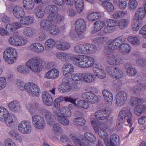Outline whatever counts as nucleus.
<instances>
[{"label":"nucleus","instance_id":"774afa93","mask_svg":"<svg viewBox=\"0 0 146 146\" xmlns=\"http://www.w3.org/2000/svg\"><path fill=\"white\" fill-rule=\"evenodd\" d=\"M33 19H21V23L23 25H28L33 23Z\"/></svg>","mask_w":146,"mask_h":146},{"label":"nucleus","instance_id":"c756f323","mask_svg":"<svg viewBox=\"0 0 146 146\" xmlns=\"http://www.w3.org/2000/svg\"><path fill=\"white\" fill-rule=\"evenodd\" d=\"M143 7H141L137 9L134 15L136 18H143L146 17V2L143 5Z\"/></svg>","mask_w":146,"mask_h":146},{"label":"nucleus","instance_id":"dca6fc26","mask_svg":"<svg viewBox=\"0 0 146 146\" xmlns=\"http://www.w3.org/2000/svg\"><path fill=\"white\" fill-rule=\"evenodd\" d=\"M45 10L47 13H49L48 18H60L64 17L57 13L58 9V7L54 4L49 5L46 7Z\"/></svg>","mask_w":146,"mask_h":146},{"label":"nucleus","instance_id":"f3484780","mask_svg":"<svg viewBox=\"0 0 146 146\" xmlns=\"http://www.w3.org/2000/svg\"><path fill=\"white\" fill-rule=\"evenodd\" d=\"M32 124L36 129H41L44 128L46 125V123L43 117L38 115H33L32 117Z\"/></svg>","mask_w":146,"mask_h":146},{"label":"nucleus","instance_id":"ddd939ff","mask_svg":"<svg viewBox=\"0 0 146 146\" xmlns=\"http://www.w3.org/2000/svg\"><path fill=\"white\" fill-rule=\"evenodd\" d=\"M58 88L61 93H64L71 91H75L78 90L79 88L76 85L72 86L70 84L68 79L65 77L63 79L62 84L58 86Z\"/></svg>","mask_w":146,"mask_h":146},{"label":"nucleus","instance_id":"5701e85b","mask_svg":"<svg viewBox=\"0 0 146 146\" xmlns=\"http://www.w3.org/2000/svg\"><path fill=\"white\" fill-rule=\"evenodd\" d=\"M70 43L64 40H58L56 42V48L60 50L66 51L70 49Z\"/></svg>","mask_w":146,"mask_h":146},{"label":"nucleus","instance_id":"412c9836","mask_svg":"<svg viewBox=\"0 0 146 146\" xmlns=\"http://www.w3.org/2000/svg\"><path fill=\"white\" fill-rule=\"evenodd\" d=\"M115 105L118 107H121L125 103L127 100V95L124 92H120L116 96Z\"/></svg>","mask_w":146,"mask_h":146},{"label":"nucleus","instance_id":"393cba45","mask_svg":"<svg viewBox=\"0 0 146 146\" xmlns=\"http://www.w3.org/2000/svg\"><path fill=\"white\" fill-rule=\"evenodd\" d=\"M102 92L105 100L106 104L108 106H111L112 104L113 100V96L112 93L106 89L103 90Z\"/></svg>","mask_w":146,"mask_h":146},{"label":"nucleus","instance_id":"6e6552de","mask_svg":"<svg viewBox=\"0 0 146 146\" xmlns=\"http://www.w3.org/2000/svg\"><path fill=\"white\" fill-rule=\"evenodd\" d=\"M0 120L10 127L15 126L18 121L15 115L9 113L7 110L2 106H0Z\"/></svg>","mask_w":146,"mask_h":146},{"label":"nucleus","instance_id":"0e129e2a","mask_svg":"<svg viewBox=\"0 0 146 146\" xmlns=\"http://www.w3.org/2000/svg\"><path fill=\"white\" fill-rule=\"evenodd\" d=\"M7 85L6 78L4 77H0V90L4 89Z\"/></svg>","mask_w":146,"mask_h":146},{"label":"nucleus","instance_id":"4d7b16f0","mask_svg":"<svg viewBox=\"0 0 146 146\" xmlns=\"http://www.w3.org/2000/svg\"><path fill=\"white\" fill-rule=\"evenodd\" d=\"M142 100L140 98L135 97H132L130 100V102L134 106H139V104L142 102Z\"/></svg>","mask_w":146,"mask_h":146},{"label":"nucleus","instance_id":"20e7f679","mask_svg":"<svg viewBox=\"0 0 146 146\" xmlns=\"http://www.w3.org/2000/svg\"><path fill=\"white\" fill-rule=\"evenodd\" d=\"M101 131L98 132L99 137L103 139L106 146H119L120 143V141L119 136L116 134H113L109 139L108 133L105 130L108 129L106 125L102 124L99 125Z\"/></svg>","mask_w":146,"mask_h":146},{"label":"nucleus","instance_id":"c9c22d12","mask_svg":"<svg viewBox=\"0 0 146 146\" xmlns=\"http://www.w3.org/2000/svg\"><path fill=\"white\" fill-rule=\"evenodd\" d=\"M35 12L36 15L39 18L44 17L45 13H46L43 6L41 5H38L35 8Z\"/></svg>","mask_w":146,"mask_h":146},{"label":"nucleus","instance_id":"864d4df0","mask_svg":"<svg viewBox=\"0 0 146 146\" xmlns=\"http://www.w3.org/2000/svg\"><path fill=\"white\" fill-rule=\"evenodd\" d=\"M84 137L89 141L94 143L96 141V138L94 134L86 132L84 134Z\"/></svg>","mask_w":146,"mask_h":146},{"label":"nucleus","instance_id":"423d86ee","mask_svg":"<svg viewBox=\"0 0 146 146\" xmlns=\"http://www.w3.org/2000/svg\"><path fill=\"white\" fill-rule=\"evenodd\" d=\"M110 112L109 108H106L104 109L99 110L95 113V115H91L90 118V122L92 125L96 133H98L101 131L99 125L104 124V123H98L97 119L101 120L104 119L108 117Z\"/></svg>","mask_w":146,"mask_h":146},{"label":"nucleus","instance_id":"1a4fd4ad","mask_svg":"<svg viewBox=\"0 0 146 146\" xmlns=\"http://www.w3.org/2000/svg\"><path fill=\"white\" fill-rule=\"evenodd\" d=\"M61 141L65 146H90L86 142L77 138L74 134H70L69 137L62 135L60 137Z\"/></svg>","mask_w":146,"mask_h":146},{"label":"nucleus","instance_id":"4468645a","mask_svg":"<svg viewBox=\"0 0 146 146\" xmlns=\"http://www.w3.org/2000/svg\"><path fill=\"white\" fill-rule=\"evenodd\" d=\"M28 40L22 36L15 35L11 36L8 42L11 44L16 46H23L27 44Z\"/></svg>","mask_w":146,"mask_h":146},{"label":"nucleus","instance_id":"69168bd1","mask_svg":"<svg viewBox=\"0 0 146 146\" xmlns=\"http://www.w3.org/2000/svg\"><path fill=\"white\" fill-rule=\"evenodd\" d=\"M5 146H15V144L14 141L11 139L7 138L4 141Z\"/></svg>","mask_w":146,"mask_h":146},{"label":"nucleus","instance_id":"a19ab883","mask_svg":"<svg viewBox=\"0 0 146 146\" xmlns=\"http://www.w3.org/2000/svg\"><path fill=\"white\" fill-rule=\"evenodd\" d=\"M56 45V42L52 38H49L44 43V47L46 50L49 51L52 49Z\"/></svg>","mask_w":146,"mask_h":146},{"label":"nucleus","instance_id":"473e14b6","mask_svg":"<svg viewBox=\"0 0 146 146\" xmlns=\"http://www.w3.org/2000/svg\"><path fill=\"white\" fill-rule=\"evenodd\" d=\"M42 99L44 103L46 105L51 106L53 104V100L51 95L47 91L42 93Z\"/></svg>","mask_w":146,"mask_h":146},{"label":"nucleus","instance_id":"4c0bfd02","mask_svg":"<svg viewBox=\"0 0 146 146\" xmlns=\"http://www.w3.org/2000/svg\"><path fill=\"white\" fill-rule=\"evenodd\" d=\"M9 108L12 111L17 112L21 108L20 103L16 100H14L10 102L8 105Z\"/></svg>","mask_w":146,"mask_h":146},{"label":"nucleus","instance_id":"052dcab7","mask_svg":"<svg viewBox=\"0 0 146 146\" xmlns=\"http://www.w3.org/2000/svg\"><path fill=\"white\" fill-rule=\"evenodd\" d=\"M77 104L78 107L84 109H87L89 107L88 104L84 100H79Z\"/></svg>","mask_w":146,"mask_h":146},{"label":"nucleus","instance_id":"49530a36","mask_svg":"<svg viewBox=\"0 0 146 146\" xmlns=\"http://www.w3.org/2000/svg\"><path fill=\"white\" fill-rule=\"evenodd\" d=\"M94 31H92L93 33H95L96 32L100 31L105 25V22L103 21H98L94 23Z\"/></svg>","mask_w":146,"mask_h":146},{"label":"nucleus","instance_id":"c85d7f7f","mask_svg":"<svg viewBox=\"0 0 146 146\" xmlns=\"http://www.w3.org/2000/svg\"><path fill=\"white\" fill-rule=\"evenodd\" d=\"M13 13L14 16L17 18H23L25 15L24 9L20 6L15 7L13 8Z\"/></svg>","mask_w":146,"mask_h":146},{"label":"nucleus","instance_id":"9b49d317","mask_svg":"<svg viewBox=\"0 0 146 146\" xmlns=\"http://www.w3.org/2000/svg\"><path fill=\"white\" fill-rule=\"evenodd\" d=\"M97 50L95 45L91 44H81L75 46L73 50L74 52L82 54H90L94 53Z\"/></svg>","mask_w":146,"mask_h":146},{"label":"nucleus","instance_id":"58836bf2","mask_svg":"<svg viewBox=\"0 0 146 146\" xmlns=\"http://www.w3.org/2000/svg\"><path fill=\"white\" fill-rule=\"evenodd\" d=\"M23 7L27 10L33 9L35 5V4L33 0H23Z\"/></svg>","mask_w":146,"mask_h":146},{"label":"nucleus","instance_id":"39448f33","mask_svg":"<svg viewBox=\"0 0 146 146\" xmlns=\"http://www.w3.org/2000/svg\"><path fill=\"white\" fill-rule=\"evenodd\" d=\"M61 19H44L40 24V27L52 35H58L60 33L58 28L55 25L60 22Z\"/></svg>","mask_w":146,"mask_h":146},{"label":"nucleus","instance_id":"4be33fe9","mask_svg":"<svg viewBox=\"0 0 146 146\" xmlns=\"http://www.w3.org/2000/svg\"><path fill=\"white\" fill-rule=\"evenodd\" d=\"M83 73L74 74L72 75L71 78H66L70 84L72 86L73 85H76V84H80L83 81Z\"/></svg>","mask_w":146,"mask_h":146},{"label":"nucleus","instance_id":"338daca9","mask_svg":"<svg viewBox=\"0 0 146 146\" xmlns=\"http://www.w3.org/2000/svg\"><path fill=\"white\" fill-rule=\"evenodd\" d=\"M144 85L141 84H139L138 86L135 87L133 88V91L135 93L139 92L141 90L144 88Z\"/></svg>","mask_w":146,"mask_h":146},{"label":"nucleus","instance_id":"f704fd0d","mask_svg":"<svg viewBox=\"0 0 146 146\" xmlns=\"http://www.w3.org/2000/svg\"><path fill=\"white\" fill-rule=\"evenodd\" d=\"M53 113H57L58 114L64 115L67 117H70L72 115L70 110L67 106L63 107L59 110L54 111Z\"/></svg>","mask_w":146,"mask_h":146},{"label":"nucleus","instance_id":"de8ad7c7","mask_svg":"<svg viewBox=\"0 0 146 146\" xmlns=\"http://www.w3.org/2000/svg\"><path fill=\"white\" fill-rule=\"evenodd\" d=\"M104 17V14L103 12H94L89 13L87 18H101Z\"/></svg>","mask_w":146,"mask_h":146},{"label":"nucleus","instance_id":"5fc2aeb1","mask_svg":"<svg viewBox=\"0 0 146 146\" xmlns=\"http://www.w3.org/2000/svg\"><path fill=\"white\" fill-rule=\"evenodd\" d=\"M127 15V11H118L115 12L113 15L114 18H123Z\"/></svg>","mask_w":146,"mask_h":146},{"label":"nucleus","instance_id":"603ef678","mask_svg":"<svg viewBox=\"0 0 146 146\" xmlns=\"http://www.w3.org/2000/svg\"><path fill=\"white\" fill-rule=\"evenodd\" d=\"M126 74L129 76H133L137 74L136 70L131 66L129 65L126 67Z\"/></svg>","mask_w":146,"mask_h":146},{"label":"nucleus","instance_id":"9d476101","mask_svg":"<svg viewBox=\"0 0 146 146\" xmlns=\"http://www.w3.org/2000/svg\"><path fill=\"white\" fill-rule=\"evenodd\" d=\"M18 54L17 49L14 48L8 47L4 51L3 57L5 61L8 64H12L17 61Z\"/></svg>","mask_w":146,"mask_h":146},{"label":"nucleus","instance_id":"b1692460","mask_svg":"<svg viewBox=\"0 0 146 146\" xmlns=\"http://www.w3.org/2000/svg\"><path fill=\"white\" fill-rule=\"evenodd\" d=\"M109 21L112 22V25H118L120 29H123L126 27L129 24V21L127 19H121L119 21L115 19L109 20Z\"/></svg>","mask_w":146,"mask_h":146},{"label":"nucleus","instance_id":"ea45409f","mask_svg":"<svg viewBox=\"0 0 146 146\" xmlns=\"http://www.w3.org/2000/svg\"><path fill=\"white\" fill-rule=\"evenodd\" d=\"M83 81L88 83L93 82L95 80L96 77L92 73H83Z\"/></svg>","mask_w":146,"mask_h":146},{"label":"nucleus","instance_id":"f8f14e48","mask_svg":"<svg viewBox=\"0 0 146 146\" xmlns=\"http://www.w3.org/2000/svg\"><path fill=\"white\" fill-rule=\"evenodd\" d=\"M43 115H44L48 125L50 126L53 125L52 130L54 133L57 135L61 134L63 132V129L58 124H54L55 121L52 118L51 113L47 110H44Z\"/></svg>","mask_w":146,"mask_h":146},{"label":"nucleus","instance_id":"cd10ccee","mask_svg":"<svg viewBox=\"0 0 146 146\" xmlns=\"http://www.w3.org/2000/svg\"><path fill=\"white\" fill-rule=\"evenodd\" d=\"M107 62L109 65L114 66L119 65L123 62L121 58H117L113 55L108 56L107 58Z\"/></svg>","mask_w":146,"mask_h":146},{"label":"nucleus","instance_id":"a211bd4d","mask_svg":"<svg viewBox=\"0 0 146 146\" xmlns=\"http://www.w3.org/2000/svg\"><path fill=\"white\" fill-rule=\"evenodd\" d=\"M92 71L94 75L98 78L102 79L106 77V71L100 64H96L92 68Z\"/></svg>","mask_w":146,"mask_h":146},{"label":"nucleus","instance_id":"6e6d98bb","mask_svg":"<svg viewBox=\"0 0 146 146\" xmlns=\"http://www.w3.org/2000/svg\"><path fill=\"white\" fill-rule=\"evenodd\" d=\"M94 94L92 93L89 92H85L83 93L82 95V98L88 102L91 103V100L93 97V95Z\"/></svg>","mask_w":146,"mask_h":146},{"label":"nucleus","instance_id":"bb28decb","mask_svg":"<svg viewBox=\"0 0 146 146\" xmlns=\"http://www.w3.org/2000/svg\"><path fill=\"white\" fill-rule=\"evenodd\" d=\"M62 70L64 76L68 77L74 72V68L71 64L67 63L65 64L62 67Z\"/></svg>","mask_w":146,"mask_h":146},{"label":"nucleus","instance_id":"6ab92c4d","mask_svg":"<svg viewBox=\"0 0 146 146\" xmlns=\"http://www.w3.org/2000/svg\"><path fill=\"white\" fill-rule=\"evenodd\" d=\"M18 129L20 133L23 134H29L32 130L30 122L27 120L22 121L19 124Z\"/></svg>","mask_w":146,"mask_h":146},{"label":"nucleus","instance_id":"aec40b11","mask_svg":"<svg viewBox=\"0 0 146 146\" xmlns=\"http://www.w3.org/2000/svg\"><path fill=\"white\" fill-rule=\"evenodd\" d=\"M132 117V113L130 110H122L119 112L118 120L119 121H125L126 118L127 122L129 124V127H131L132 126V124L131 123Z\"/></svg>","mask_w":146,"mask_h":146},{"label":"nucleus","instance_id":"e2e57ef3","mask_svg":"<svg viewBox=\"0 0 146 146\" xmlns=\"http://www.w3.org/2000/svg\"><path fill=\"white\" fill-rule=\"evenodd\" d=\"M136 63L140 66H145L146 65V59L142 58H138L136 60Z\"/></svg>","mask_w":146,"mask_h":146},{"label":"nucleus","instance_id":"f03ea898","mask_svg":"<svg viewBox=\"0 0 146 146\" xmlns=\"http://www.w3.org/2000/svg\"><path fill=\"white\" fill-rule=\"evenodd\" d=\"M30 69L35 73H39L42 70L43 66L42 61L39 57L38 56L32 58L26 62L25 66L20 65L17 67V72L21 74L27 75L30 73Z\"/></svg>","mask_w":146,"mask_h":146},{"label":"nucleus","instance_id":"72a5a7b5","mask_svg":"<svg viewBox=\"0 0 146 146\" xmlns=\"http://www.w3.org/2000/svg\"><path fill=\"white\" fill-rule=\"evenodd\" d=\"M30 49L38 53L42 52L44 50V47L41 44L39 43H34L29 46Z\"/></svg>","mask_w":146,"mask_h":146},{"label":"nucleus","instance_id":"2f4dec72","mask_svg":"<svg viewBox=\"0 0 146 146\" xmlns=\"http://www.w3.org/2000/svg\"><path fill=\"white\" fill-rule=\"evenodd\" d=\"M53 114L55 119L60 124L64 125H67L69 124L68 119L64 115L58 114L57 113H53Z\"/></svg>","mask_w":146,"mask_h":146},{"label":"nucleus","instance_id":"79ce46f5","mask_svg":"<svg viewBox=\"0 0 146 146\" xmlns=\"http://www.w3.org/2000/svg\"><path fill=\"white\" fill-rule=\"evenodd\" d=\"M127 40L130 44L135 46H138L140 44V38L136 36H129L127 38Z\"/></svg>","mask_w":146,"mask_h":146},{"label":"nucleus","instance_id":"f257e3e1","mask_svg":"<svg viewBox=\"0 0 146 146\" xmlns=\"http://www.w3.org/2000/svg\"><path fill=\"white\" fill-rule=\"evenodd\" d=\"M58 59L62 62L70 61L76 66L83 68H88L93 66L95 60L92 57L83 54L73 55L71 53L58 52L55 54Z\"/></svg>","mask_w":146,"mask_h":146},{"label":"nucleus","instance_id":"0eeeda50","mask_svg":"<svg viewBox=\"0 0 146 146\" xmlns=\"http://www.w3.org/2000/svg\"><path fill=\"white\" fill-rule=\"evenodd\" d=\"M17 85L18 88L21 90H26L27 93L33 96H38L41 92L39 87L36 84L31 82L24 84L23 81L18 80Z\"/></svg>","mask_w":146,"mask_h":146},{"label":"nucleus","instance_id":"2eb2a0df","mask_svg":"<svg viewBox=\"0 0 146 146\" xmlns=\"http://www.w3.org/2000/svg\"><path fill=\"white\" fill-rule=\"evenodd\" d=\"M75 29L78 36L80 38L84 36V33L86 31V23L83 19H79L75 22Z\"/></svg>","mask_w":146,"mask_h":146},{"label":"nucleus","instance_id":"09e8293b","mask_svg":"<svg viewBox=\"0 0 146 146\" xmlns=\"http://www.w3.org/2000/svg\"><path fill=\"white\" fill-rule=\"evenodd\" d=\"M146 108L144 106L139 105L136 106L134 110L135 113L137 115H140L142 113L145 111Z\"/></svg>","mask_w":146,"mask_h":146},{"label":"nucleus","instance_id":"bf43d9fd","mask_svg":"<svg viewBox=\"0 0 146 146\" xmlns=\"http://www.w3.org/2000/svg\"><path fill=\"white\" fill-rule=\"evenodd\" d=\"M24 34L27 36H32L35 34V30L29 28L24 29L23 32Z\"/></svg>","mask_w":146,"mask_h":146},{"label":"nucleus","instance_id":"c03bdc74","mask_svg":"<svg viewBox=\"0 0 146 146\" xmlns=\"http://www.w3.org/2000/svg\"><path fill=\"white\" fill-rule=\"evenodd\" d=\"M86 122L85 119L83 117H80L74 118L73 121V124L77 126H80L84 125Z\"/></svg>","mask_w":146,"mask_h":146},{"label":"nucleus","instance_id":"37998d69","mask_svg":"<svg viewBox=\"0 0 146 146\" xmlns=\"http://www.w3.org/2000/svg\"><path fill=\"white\" fill-rule=\"evenodd\" d=\"M113 19H108L105 22V26L104 30V32L106 33H109L111 32L113 30V27L115 26V25H112V22L109 21V20H112Z\"/></svg>","mask_w":146,"mask_h":146},{"label":"nucleus","instance_id":"13d9d810","mask_svg":"<svg viewBox=\"0 0 146 146\" xmlns=\"http://www.w3.org/2000/svg\"><path fill=\"white\" fill-rule=\"evenodd\" d=\"M128 4L129 9L133 10L137 8L138 2L137 0H129Z\"/></svg>","mask_w":146,"mask_h":146},{"label":"nucleus","instance_id":"680f3d73","mask_svg":"<svg viewBox=\"0 0 146 146\" xmlns=\"http://www.w3.org/2000/svg\"><path fill=\"white\" fill-rule=\"evenodd\" d=\"M77 99L74 98L72 96H68L64 97V101L66 102H70L75 106H77V104L76 102Z\"/></svg>","mask_w":146,"mask_h":146},{"label":"nucleus","instance_id":"7ed1b4c3","mask_svg":"<svg viewBox=\"0 0 146 146\" xmlns=\"http://www.w3.org/2000/svg\"><path fill=\"white\" fill-rule=\"evenodd\" d=\"M122 39L121 37H119L113 41H111L108 45L105 47V52L108 55L111 54L114 52V50L120 46L119 50V52L123 54H127L130 51L131 47L127 43L122 44Z\"/></svg>","mask_w":146,"mask_h":146},{"label":"nucleus","instance_id":"8fccbe9b","mask_svg":"<svg viewBox=\"0 0 146 146\" xmlns=\"http://www.w3.org/2000/svg\"><path fill=\"white\" fill-rule=\"evenodd\" d=\"M117 68L114 66H109L106 68L108 74L110 76L114 78L117 73Z\"/></svg>","mask_w":146,"mask_h":146},{"label":"nucleus","instance_id":"7c9ffc66","mask_svg":"<svg viewBox=\"0 0 146 146\" xmlns=\"http://www.w3.org/2000/svg\"><path fill=\"white\" fill-rule=\"evenodd\" d=\"M21 27V24L18 23H14L13 25L8 24L6 27V30L7 31V35H12L17 29Z\"/></svg>","mask_w":146,"mask_h":146},{"label":"nucleus","instance_id":"a18cd8bd","mask_svg":"<svg viewBox=\"0 0 146 146\" xmlns=\"http://www.w3.org/2000/svg\"><path fill=\"white\" fill-rule=\"evenodd\" d=\"M75 6L79 13H81L84 9L83 0H75Z\"/></svg>","mask_w":146,"mask_h":146},{"label":"nucleus","instance_id":"e433bc0d","mask_svg":"<svg viewBox=\"0 0 146 146\" xmlns=\"http://www.w3.org/2000/svg\"><path fill=\"white\" fill-rule=\"evenodd\" d=\"M143 23L142 19H133L131 21V26L133 30L138 31Z\"/></svg>","mask_w":146,"mask_h":146},{"label":"nucleus","instance_id":"a878e982","mask_svg":"<svg viewBox=\"0 0 146 146\" xmlns=\"http://www.w3.org/2000/svg\"><path fill=\"white\" fill-rule=\"evenodd\" d=\"M59 74V71L58 69L53 68L45 73L44 77L48 79L54 80L58 77Z\"/></svg>","mask_w":146,"mask_h":146},{"label":"nucleus","instance_id":"3c124183","mask_svg":"<svg viewBox=\"0 0 146 146\" xmlns=\"http://www.w3.org/2000/svg\"><path fill=\"white\" fill-rule=\"evenodd\" d=\"M102 5L107 11L109 12H113L114 10V7L112 3L110 2L102 3Z\"/></svg>","mask_w":146,"mask_h":146}]
</instances>
